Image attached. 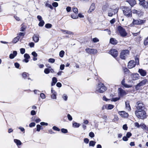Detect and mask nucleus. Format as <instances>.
I'll return each mask as SVG.
<instances>
[{"instance_id":"obj_1","label":"nucleus","mask_w":148,"mask_h":148,"mask_svg":"<svg viewBox=\"0 0 148 148\" xmlns=\"http://www.w3.org/2000/svg\"><path fill=\"white\" fill-rule=\"evenodd\" d=\"M136 116L139 119H144L146 118V113L144 110H136L135 111Z\"/></svg>"},{"instance_id":"obj_2","label":"nucleus","mask_w":148,"mask_h":148,"mask_svg":"<svg viewBox=\"0 0 148 148\" xmlns=\"http://www.w3.org/2000/svg\"><path fill=\"white\" fill-rule=\"evenodd\" d=\"M124 15L127 17H131L132 15V11L131 9L127 7H124L123 9Z\"/></svg>"},{"instance_id":"obj_3","label":"nucleus","mask_w":148,"mask_h":148,"mask_svg":"<svg viewBox=\"0 0 148 148\" xmlns=\"http://www.w3.org/2000/svg\"><path fill=\"white\" fill-rule=\"evenodd\" d=\"M106 90L107 88L106 87L101 83H99L96 88V90L100 93H103L106 91Z\"/></svg>"},{"instance_id":"obj_4","label":"nucleus","mask_w":148,"mask_h":148,"mask_svg":"<svg viewBox=\"0 0 148 148\" xmlns=\"http://www.w3.org/2000/svg\"><path fill=\"white\" fill-rule=\"evenodd\" d=\"M118 30L120 35L123 37L126 36L127 33L125 30L121 26H119L117 27Z\"/></svg>"},{"instance_id":"obj_5","label":"nucleus","mask_w":148,"mask_h":148,"mask_svg":"<svg viewBox=\"0 0 148 148\" xmlns=\"http://www.w3.org/2000/svg\"><path fill=\"white\" fill-rule=\"evenodd\" d=\"M129 53V51L128 50H124L122 51L120 56V58L123 59H125L126 57Z\"/></svg>"},{"instance_id":"obj_6","label":"nucleus","mask_w":148,"mask_h":148,"mask_svg":"<svg viewBox=\"0 0 148 148\" xmlns=\"http://www.w3.org/2000/svg\"><path fill=\"white\" fill-rule=\"evenodd\" d=\"M136 107V110H144L145 108L143 104L139 101L137 103Z\"/></svg>"},{"instance_id":"obj_7","label":"nucleus","mask_w":148,"mask_h":148,"mask_svg":"<svg viewBox=\"0 0 148 148\" xmlns=\"http://www.w3.org/2000/svg\"><path fill=\"white\" fill-rule=\"evenodd\" d=\"M118 10L117 9L113 10L110 8L109 10L108 16H112L113 15H114L118 12Z\"/></svg>"},{"instance_id":"obj_8","label":"nucleus","mask_w":148,"mask_h":148,"mask_svg":"<svg viewBox=\"0 0 148 148\" xmlns=\"http://www.w3.org/2000/svg\"><path fill=\"white\" fill-rule=\"evenodd\" d=\"M85 50L87 53L90 54H95L97 53V50L95 49L88 48L86 49Z\"/></svg>"},{"instance_id":"obj_9","label":"nucleus","mask_w":148,"mask_h":148,"mask_svg":"<svg viewBox=\"0 0 148 148\" xmlns=\"http://www.w3.org/2000/svg\"><path fill=\"white\" fill-rule=\"evenodd\" d=\"M119 95L121 97L123 96L127 95V92L121 88H119L118 89Z\"/></svg>"},{"instance_id":"obj_10","label":"nucleus","mask_w":148,"mask_h":148,"mask_svg":"<svg viewBox=\"0 0 148 148\" xmlns=\"http://www.w3.org/2000/svg\"><path fill=\"white\" fill-rule=\"evenodd\" d=\"M110 53L114 57H116L118 55V51L116 49H112L110 51Z\"/></svg>"},{"instance_id":"obj_11","label":"nucleus","mask_w":148,"mask_h":148,"mask_svg":"<svg viewBox=\"0 0 148 148\" xmlns=\"http://www.w3.org/2000/svg\"><path fill=\"white\" fill-rule=\"evenodd\" d=\"M143 20L141 19L135 20L133 19V23L134 25H141L144 23Z\"/></svg>"},{"instance_id":"obj_12","label":"nucleus","mask_w":148,"mask_h":148,"mask_svg":"<svg viewBox=\"0 0 148 148\" xmlns=\"http://www.w3.org/2000/svg\"><path fill=\"white\" fill-rule=\"evenodd\" d=\"M136 65L134 60H130L128 63L127 67L129 69H132L135 67Z\"/></svg>"},{"instance_id":"obj_13","label":"nucleus","mask_w":148,"mask_h":148,"mask_svg":"<svg viewBox=\"0 0 148 148\" xmlns=\"http://www.w3.org/2000/svg\"><path fill=\"white\" fill-rule=\"evenodd\" d=\"M118 113L122 117L127 118L129 116L128 114L124 111H119Z\"/></svg>"},{"instance_id":"obj_14","label":"nucleus","mask_w":148,"mask_h":148,"mask_svg":"<svg viewBox=\"0 0 148 148\" xmlns=\"http://www.w3.org/2000/svg\"><path fill=\"white\" fill-rule=\"evenodd\" d=\"M132 13L136 14L138 16H140L143 15V13L140 11L139 10H137L135 9H134L132 10Z\"/></svg>"},{"instance_id":"obj_15","label":"nucleus","mask_w":148,"mask_h":148,"mask_svg":"<svg viewBox=\"0 0 148 148\" xmlns=\"http://www.w3.org/2000/svg\"><path fill=\"white\" fill-rule=\"evenodd\" d=\"M50 72L51 73H53L54 72L53 69H52L51 67H49V68L45 69L44 71V72L46 74H48Z\"/></svg>"},{"instance_id":"obj_16","label":"nucleus","mask_w":148,"mask_h":148,"mask_svg":"<svg viewBox=\"0 0 148 148\" xmlns=\"http://www.w3.org/2000/svg\"><path fill=\"white\" fill-rule=\"evenodd\" d=\"M132 134L130 132H128L126 134V136H124L123 138V140L124 141H127L128 140V138L132 136Z\"/></svg>"},{"instance_id":"obj_17","label":"nucleus","mask_w":148,"mask_h":148,"mask_svg":"<svg viewBox=\"0 0 148 148\" xmlns=\"http://www.w3.org/2000/svg\"><path fill=\"white\" fill-rule=\"evenodd\" d=\"M51 92L52 93L51 95V98L53 99H56L57 93L56 92L53 90V88H51Z\"/></svg>"},{"instance_id":"obj_18","label":"nucleus","mask_w":148,"mask_h":148,"mask_svg":"<svg viewBox=\"0 0 148 148\" xmlns=\"http://www.w3.org/2000/svg\"><path fill=\"white\" fill-rule=\"evenodd\" d=\"M131 76L133 80H135L139 79V75L137 73H135L131 74Z\"/></svg>"},{"instance_id":"obj_19","label":"nucleus","mask_w":148,"mask_h":148,"mask_svg":"<svg viewBox=\"0 0 148 148\" xmlns=\"http://www.w3.org/2000/svg\"><path fill=\"white\" fill-rule=\"evenodd\" d=\"M33 39L35 42H38L39 40V35L37 34H34L33 37Z\"/></svg>"},{"instance_id":"obj_20","label":"nucleus","mask_w":148,"mask_h":148,"mask_svg":"<svg viewBox=\"0 0 148 148\" xmlns=\"http://www.w3.org/2000/svg\"><path fill=\"white\" fill-rule=\"evenodd\" d=\"M95 8V3H92L90 8L88 11V12L90 13L93 11Z\"/></svg>"},{"instance_id":"obj_21","label":"nucleus","mask_w":148,"mask_h":148,"mask_svg":"<svg viewBox=\"0 0 148 148\" xmlns=\"http://www.w3.org/2000/svg\"><path fill=\"white\" fill-rule=\"evenodd\" d=\"M138 72L140 73V75L143 77L145 76L147 74L146 71L142 69H139Z\"/></svg>"},{"instance_id":"obj_22","label":"nucleus","mask_w":148,"mask_h":148,"mask_svg":"<svg viewBox=\"0 0 148 148\" xmlns=\"http://www.w3.org/2000/svg\"><path fill=\"white\" fill-rule=\"evenodd\" d=\"M126 1L128 2L132 7L136 3L135 0H127Z\"/></svg>"},{"instance_id":"obj_23","label":"nucleus","mask_w":148,"mask_h":148,"mask_svg":"<svg viewBox=\"0 0 148 148\" xmlns=\"http://www.w3.org/2000/svg\"><path fill=\"white\" fill-rule=\"evenodd\" d=\"M24 57L25 58V59L23 60V61L26 63L28 62H29L28 59L30 57L29 55L27 53H25L24 55Z\"/></svg>"},{"instance_id":"obj_24","label":"nucleus","mask_w":148,"mask_h":148,"mask_svg":"<svg viewBox=\"0 0 148 148\" xmlns=\"http://www.w3.org/2000/svg\"><path fill=\"white\" fill-rule=\"evenodd\" d=\"M17 52L16 51H14L13 53H11L9 56V58L11 59H13L17 55Z\"/></svg>"},{"instance_id":"obj_25","label":"nucleus","mask_w":148,"mask_h":148,"mask_svg":"<svg viewBox=\"0 0 148 148\" xmlns=\"http://www.w3.org/2000/svg\"><path fill=\"white\" fill-rule=\"evenodd\" d=\"M125 79H124L121 82L122 84L125 87L127 88H131L132 86L130 85H128L125 83Z\"/></svg>"},{"instance_id":"obj_26","label":"nucleus","mask_w":148,"mask_h":148,"mask_svg":"<svg viewBox=\"0 0 148 148\" xmlns=\"http://www.w3.org/2000/svg\"><path fill=\"white\" fill-rule=\"evenodd\" d=\"M139 1V4L140 5H141L143 7L147 8V6L146 5H145L146 4V3L144 1L145 0H138Z\"/></svg>"},{"instance_id":"obj_27","label":"nucleus","mask_w":148,"mask_h":148,"mask_svg":"<svg viewBox=\"0 0 148 148\" xmlns=\"http://www.w3.org/2000/svg\"><path fill=\"white\" fill-rule=\"evenodd\" d=\"M147 82V80L146 79H144L143 80H142L141 82H140V83L137 84V86H143L146 84Z\"/></svg>"},{"instance_id":"obj_28","label":"nucleus","mask_w":148,"mask_h":148,"mask_svg":"<svg viewBox=\"0 0 148 148\" xmlns=\"http://www.w3.org/2000/svg\"><path fill=\"white\" fill-rule=\"evenodd\" d=\"M110 42L113 45H116L117 43V41L115 39L112 38L110 39Z\"/></svg>"},{"instance_id":"obj_29","label":"nucleus","mask_w":148,"mask_h":148,"mask_svg":"<svg viewBox=\"0 0 148 148\" xmlns=\"http://www.w3.org/2000/svg\"><path fill=\"white\" fill-rule=\"evenodd\" d=\"M125 106L126 109L128 111H130L131 110V108L129 104V103L128 101H127L125 102Z\"/></svg>"},{"instance_id":"obj_30","label":"nucleus","mask_w":148,"mask_h":148,"mask_svg":"<svg viewBox=\"0 0 148 148\" xmlns=\"http://www.w3.org/2000/svg\"><path fill=\"white\" fill-rule=\"evenodd\" d=\"M52 82L51 85L52 86H53L57 82V79L56 77H54L52 78Z\"/></svg>"},{"instance_id":"obj_31","label":"nucleus","mask_w":148,"mask_h":148,"mask_svg":"<svg viewBox=\"0 0 148 148\" xmlns=\"http://www.w3.org/2000/svg\"><path fill=\"white\" fill-rule=\"evenodd\" d=\"M14 142L16 144V145L18 146L21 145L22 144L21 142L18 139H14Z\"/></svg>"},{"instance_id":"obj_32","label":"nucleus","mask_w":148,"mask_h":148,"mask_svg":"<svg viewBox=\"0 0 148 148\" xmlns=\"http://www.w3.org/2000/svg\"><path fill=\"white\" fill-rule=\"evenodd\" d=\"M114 106L112 104H107V110H111L112 109L114 108Z\"/></svg>"},{"instance_id":"obj_33","label":"nucleus","mask_w":148,"mask_h":148,"mask_svg":"<svg viewBox=\"0 0 148 148\" xmlns=\"http://www.w3.org/2000/svg\"><path fill=\"white\" fill-rule=\"evenodd\" d=\"M71 17L74 19H76L78 18V16L77 14L75 13V14H72L71 15Z\"/></svg>"},{"instance_id":"obj_34","label":"nucleus","mask_w":148,"mask_h":148,"mask_svg":"<svg viewBox=\"0 0 148 148\" xmlns=\"http://www.w3.org/2000/svg\"><path fill=\"white\" fill-rule=\"evenodd\" d=\"M96 142L93 141H90L89 143V146L94 147L95 144Z\"/></svg>"},{"instance_id":"obj_35","label":"nucleus","mask_w":148,"mask_h":148,"mask_svg":"<svg viewBox=\"0 0 148 148\" xmlns=\"http://www.w3.org/2000/svg\"><path fill=\"white\" fill-rule=\"evenodd\" d=\"M19 38L20 37L19 36L15 38L13 40V42L14 43H16L18 41Z\"/></svg>"},{"instance_id":"obj_36","label":"nucleus","mask_w":148,"mask_h":148,"mask_svg":"<svg viewBox=\"0 0 148 148\" xmlns=\"http://www.w3.org/2000/svg\"><path fill=\"white\" fill-rule=\"evenodd\" d=\"M80 125V124L75 122L73 124V126L74 127H78Z\"/></svg>"},{"instance_id":"obj_37","label":"nucleus","mask_w":148,"mask_h":148,"mask_svg":"<svg viewBox=\"0 0 148 148\" xmlns=\"http://www.w3.org/2000/svg\"><path fill=\"white\" fill-rule=\"evenodd\" d=\"M120 99V97L113 98H112L111 99V101L115 102V101H116L119 100Z\"/></svg>"},{"instance_id":"obj_38","label":"nucleus","mask_w":148,"mask_h":148,"mask_svg":"<svg viewBox=\"0 0 148 148\" xmlns=\"http://www.w3.org/2000/svg\"><path fill=\"white\" fill-rule=\"evenodd\" d=\"M73 11L75 14H77L78 12V10L77 8L73 7L72 8Z\"/></svg>"},{"instance_id":"obj_39","label":"nucleus","mask_w":148,"mask_h":148,"mask_svg":"<svg viewBox=\"0 0 148 148\" xmlns=\"http://www.w3.org/2000/svg\"><path fill=\"white\" fill-rule=\"evenodd\" d=\"M45 24V22L43 20L40 21L38 24V25L40 27H42Z\"/></svg>"},{"instance_id":"obj_40","label":"nucleus","mask_w":148,"mask_h":148,"mask_svg":"<svg viewBox=\"0 0 148 148\" xmlns=\"http://www.w3.org/2000/svg\"><path fill=\"white\" fill-rule=\"evenodd\" d=\"M52 25L50 23H47L45 25V27L46 28L49 29L51 27Z\"/></svg>"},{"instance_id":"obj_41","label":"nucleus","mask_w":148,"mask_h":148,"mask_svg":"<svg viewBox=\"0 0 148 148\" xmlns=\"http://www.w3.org/2000/svg\"><path fill=\"white\" fill-rule=\"evenodd\" d=\"M64 54V52L62 50L60 52L59 56L61 57L62 58L63 57Z\"/></svg>"},{"instance_id":"obj_42","label":"nucleus","mask_w":148,"mask_h":148,"mask_svg":"<svg viewBox=\"0 0 148 148\" xmlns=\"http://www.w3.org/2000/svg\"><path fill=\"white\" fill-rule=\"evenodd\" d=\"M45 5L46 7H48L51 9H52L53 8L51 5L47 3H45Z\"/></svg>"},{"instance_id":"obj_43","label":"nucleus","mask_w":148,"mask_h":148,"mask_svg":"<svg viewBox=\"0 0 148 148\" xmlns=\"http://www.w3.org/2000/svg\"><path fill=\"white\" fill-rule=\"evenodd\" d=\"M55 60L54 59L51 58L48 60V62L50 63H53L54 62Z\"/></svg>"},{"instance_id":"obj_44","label":"nucleus","mask_w":148,"mask_h":148,"mask_svg":"<svg viewBox=\"0 0 148 148\" xmlns=\"http://www.w3.org/2000/svg\"><path fill=\"white\" fill-rule=\"evenodd\" d=\"M21 53L22 54H23L25 52V49L24 48H21L20 49Z\"/></svg>"},{"instance_id":"obj_45","label":"nucleus","mask_w":148,"mask_h":148,"mask_svg":"<svg viewBox=\"0 0 148 148\" xmlns=\"http://www.w3.org/2000/svg\"><path fill=\"white\" fill-rule=\"evenodd\" d=\"M41 98L42 99H45V96L43 93H41L40 95Z\"/></svg>"},{"instance_id":"obj_46","label":"nucleus","mask_w":148,"mask_h":148,"mask_svg":"<svg viewBox=\"0 0 148 148\" xmlns=\"http://www.w3.org/2000/svg\"><path fill=\"white\" fill-rule=\"evenodd\" d=\"M89 136H90L91 138H93L95 136V135H94V133L92 132H90L89 133Z\"/></svg>"},{"instance_id":"obj_47","label":"nucleus","mask_w":148,"mask_h":148,"mask_svg":"<svg viewBox=\"0 0 148 148\" xmlns=\"http://www.w3.org/2000/svg\"><path fill=\"white\" fill-rule=\"evenodd\" d=\"M61 131L62 133H66L68 132V131L66 129L64 128L62 129Z\"/></svg>"},{"instance_id":"obj_48","label":"nucleus","mask_w":148,"mask_h":148,"mask_svg":"<svg viewBox=\"0 0 148 148\" xmlns=\"http://www.w3.org/2000/svg\"><path fill=\"white\" fill-rule=\"evenodd\" d=\"M41 126L39 125H37L36 126L37 127V131L39 132L40 131L41 129Z\"/></svg>"},{"instance_id":"obj_49","label":"nucleus","mask_w":148,"mask_h":148,"mask_svg":"<svg viewBox=\"0 0 148 148\" xmlns=\"http://www.w3.org/2000/svg\"><path fill=\"white\" fill-rule=\"evenodd\" d=\"M53 129L55 130L58 132L60 131V130L59 128L55 126H54L53 127Z\"/></svg>"},{"instance_id":"obj_50","label":"nucleus","mask_w":148,"mask_h":148,"mask_svg":"<svg viewBox=\"0 0 148 148\" xmlns=\"http://www.w3.org/2000/svg\"><path fill=\"white\" fill-rule=\"evenodd\" d=\"M135 63L136 64H139V60L138 58H135Z\"/></svg>"},{"instance_id":"obj_51","label":"nucleus","mask_w":148,"mask_h":148,"mask_svg":"<svg viewBox=\"0 0 148 148\" xmlns=\"http://www.w3.org/2000/svg\"><path fill=\"white\" fill-rule=\"evenodd\" d=\"M52 5L53 7H56L58 6V3L57 2H54L52 3Z\"/></svg>"},{"instance_id":"obj_52","label":"nucleus","mask_w":148,"mask_h":148,"mask_svg":"<svg viewBox=\"0 0 148 148\" xmlns=\"http://www.w3.org/2000/svg\"><path fill=\"white\" fill-rule=\"evenodd\" d=\"M92 41L94 42H96L99 41V40L98 38H93Z\"/></svg>"},{"instance_id":"obj_53","label":"nucleus","mask_w":148,"mask_h":148,"mask_svg":"<svg viewBox=\"0 0 148 148\" xmlns=\"http://www.w3.org/2000/svg\"><path fill=\"white\" fill-rule=\"evenodd\" d=\"M140 127L142 129H145L146 126L144 124L141 123L140 125Z\"/></svg>"},{"instance_id":"obj_54","label":"nucleus","mask_w":148,"mask_h":148,"mask_svg":"<svg viewBox=\"0 0 148 148\" xmlns=\"http://www.w3.org/2000/svg\"><path fill=\"white\" fill-rule=\"evenodd\" d=\"M123 129L125 130H127L128 127L126 124H125L123 126Z\"/></svg>"},{"instance_id":"obj_55","label":"nucleus","mask_w":148,"mask_h":148,"mask_svg":"<svg viewBox=\"0 0 148 148\" xmlns=\"http://www.w3.org/2000/svg\"><path fill=\"white\" fill-rule=\"evenodd\" d=\"M22 76L23 78H26L27 77V73L25 72H24L22 74Z\"/></svg>"},{"instance_id":"obj_56","label":"nucleus","mask_w":148,"mask_h":148,"mask_svg":"<svg viewBox=\"0 0 148 148\" xmlns=\"http://www.w3.org/2000/svg\"><path fill=\"white\" fill-rule=\"evenodd\" d=\"M66 10L67 12H69L71 10V8L70 6L67 7L66 8Z\"/></svg>"},{"instance_id":"obj_57","label":"nucleus","mask_w":148,"mask_h":148,"mask_svg":"<svg viewBox=\"0 0 148 148\" xmlns=\"http://www.w3.org/2000/svg\"><path fill=\"white\" fill-rule=\"evenodd\" d=\"M32 54L34 57H36L38 56L37 54L35 52L33 51L32 53Z\"/></svg>"},{"instance_id":"obj_58","label":"nucleus","mask_w":148,"mask_h":148,"mask_svg":"<svg viewBox=\"0 0 148 148\" xmlns=\"http://www.w3.org/2000/svg\"><path fill=\"white\" fill-rule=\"evenodd\" d=\"M116 21V19L114 18H113L110 21V23L111 24L114 23Z\"/></svg>"},{"instance_id":"obj_59","label":"nucleus","mask_w":148,"mask_h":148,"mask_svg":"<svg viewBox=\"0 0 148 148\" xmlns=\"http://www.w3.org/2000/svg\"><path fill=\"white\" fill-rule=\"evenodd\" d=\"M35 125H36V124L35 123L32 122V123H31L29 124V126L30 127H32L34 126Z\"/></svg>"},{"instance_id":"obj_60","label":"nucleus","mask_w":148,"mask_h":148,"mask_svg":"<svg viewBox=\"0 0 148 148\" xmlns=\"http://www.w3.org/2000/svg\"><path fill=\"white\" fill-rule=\"evenodd\" d=\"M37 18L39 21H40L43 20L42 19V17L40 15H38L37 16Z\"/></svg>"},{"instance_id":"obj_61","label":"nucleus","mask_w":148,"mask_h":148,"mask_svg":"<svg viewBox=\"0 0 148 148\" xmlns=\"http://www.w3.org/2000/svg\"><path fill=\"white\" fill-rule=\"evenodd\" d=\"M67 117L68 118V119L69 121H71L72 120V116L69 114H68L67 115Z\"/></svg>"},{"instance_id":"obj_62","label":"nucleus","mask_w":148,"mask_h":148,"mask_svg":"<svg viewBox=\"0 0 148 148\" xmlns=\"http://www.w3.org/2000/svg\"><path fill=\"white\" fill-rule=\"evenodd\" d=\"M29 45L31 47H33L34 46V44L33 42H31L29 43Z\"/></svg>"},{"instance_id":"obj_63","label":"nucleus","mask_w":148,"mask_h":148,"mask_svg":"<svg viewBox=\"0 0 148 148\" xmlns=\"http://www.w3.org/2000/svg\"><path fill=\"white\" fill-rule=\"evenodd\" d=\"M134 125L137 128H139L140 127V125H139V124L138 122H135L134 123Z\"/></svg>"},{"instance_id":"obj_64","label":"nucleus","mask_w":148,"mask_h":148,"mask_svg":"<svg viewBox=\"0 0 148 148\" xmlns=\"http://www.w3.org/2000/svg\"><path fill=\"white\" fill-rule=\"evenodd\" d=\"M63 99L65 101H66L68 97L65 95H64L62 97Z\"/></svg>"}]
</instances>
